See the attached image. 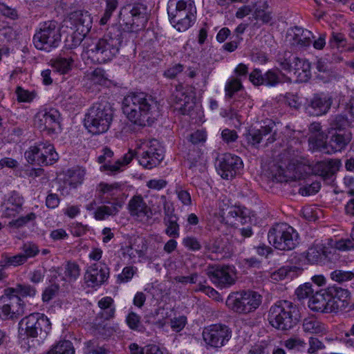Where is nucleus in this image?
Wrapping results in <instances>:
<instances>
[{"mask_svg":"<svg viewBox=\"0 0 354 354\" xmlns=\"http://www.w3.org/2000/svg\"><path fill=\"white\" fill-rule=\"evenodd\" d=\"M262 301L261 295L253 290L232 292L226 300L227 306L235 313L248 314L259 308Z\"/></svg>","mask_w":354,"mask_h":354,"instance_id":"9b49d317","label":"nucleus"},{"mask_svg":"<svg viewBox=\"0 0 354 354\" xmlns=\"http://www.w3.org/2000/svg\"><path fill=\"white\" fill-rule=\"evenodd\" d=\"M97 305L100 308V312L97 317L103 320H109L115 316V307L114 301L111 297H104L99 300Z\"/></svg>","mask_w":354,"mask_h":354,"instance_id":"f704fd0d","label":"nucleus"},{"mask_svg":"<svg viewBox=\"0 0 354 354\" xmlns=\"http://www.w3.org/2000/svg\"><path fill=\"white\" fill-rule=\"evenodd\" d=\"M297 307L291 301H279L270 307L268 320L274 328L288 330L297 324Z\"/></svg>","mask_w":354,"mask_h":354,"instance_id":"39448f33","label":"nucleus"},{"mask_svg":"<svg viewBox=\"0 0 354 354\" xmlns=\"http://www.w3.org/2000/svg\"><path fill=\"white\" fill-rule=\"evenodd\" d=\"M329 128L328 131L332 132H345L349 131L346 129L348 127L349 122L347 118L342 115H336L331 116L328 120Z\"/></svg>","mask_w":354,"mask_h":354,"instance_id":"a19ab883","label":"nucleus"},{"mask_svg":"<svg viewBox=\"0 0 354 354\" xmlns=\"http://www.w3.org/2000/svg\"><path fill=\"white\" fill-rule=\"evenodd\" d=\"M293 71L301 81H306L310 77V64L308 61L292 57Z\"/></svg>","mask_w":354,"mask_h":354,"instance_id":"4c0bfd02","label":"nucleus"},{"mask_svg":"<svg viewBox=\"0 0 354 354\" xmlns=\"http://www.w3.org/2000/svg\"><path fill=\"white\" fill-rule=\"evenodd\" d=\"M122 39L120 27L111 26L102 38L93 40L85 47L83 56L92 63H107L118 54Z\"/></svg>","mask_w":354,"mask_h":354,"instance_id":"f03ea898","label":"nucleus"},{"mask_svg":"<svg viewBox=\"0 0 354 354\" xmlns=\"http://www.w3.org/2000/svg\"><path fill=\"white\" fill-rule=\"evenodd\" d=\"M264 84L268 86H275L283 82V75L277 70H269L264 74Z\"/></svg>","mask_w":354,"mask_h":354,"instance_id":"3c124183","label":"nucleus"},{"mask_svg":"<svg viewBox=\"0 0 354 354\" xmlns=\"http://www.w3.org/2000/svg\"><path fill=\"white\" fill-rule=\"evenodd\" d=\"M113 112L106 102L95 103L85 116V126L93 134L108 131L113 120Z\"/></svg>","mask_w":354,"mask_h":354,"instance_id":"423d86ee","label":"nucleus"},{"mask_svg":"<svg viewBox=\"0 0 354 354\" xmlns=\"http://www.w3.org/2000/svg\"><path fill=\"white\" fill-rule=\"evenodd\" d=\"M138 269L134 266H127L123 268L121 273L116 277L118 283H126L131 281L133 277L137 274Z\"/></svg>","mask_w":354,"mask_h":354,"instance_id":"de8ad7c7","label":"nucleus"},{"mask_svg":"<svg viewBox=\"0 0 354 354\" xmlns=\"http://www.w3.org/2000/svg\"><path fill=\"white\" fill-rule=\"evenodd\" d=\"M302 328L305 333L323 335L327 332L324 324L314 317H309L303 320Z\"/></svg>","mask_w":354,"mask_h":354,"instance_id":"c9c22d12","label":"nucleus"},{"mask_svg":"<svg viewBox=\"0 0 354 354\" xmlns=\"http://www.w3.org/2000/svg\"><path fill=\"white\" fill-rule=\"evenodd\" d=\"M243 85L239 78L232 77L227 80L225 85V96L226 98H232L234 94L241 89Z\"/></svg>","mask_w":354,"mask_h":354,"instance_id":"49530a36","label":"nucleus"},{"mask_svg":"<svg viewBox=\"0 0 354 354\" xmlns=\"http://www.w3.org/2000/svg\"><path fill=\"white\" fill-rule=\"evenodd\" d=\"M171 100L176 104L182 106H186L189 103V97L185 93L183 86L178 85L176 87L171 95Z\"/></svg>","mask_w":354,"mask_h":354,"instance_id":"09e8293b","label":"nucleus"},{"mask_svg":"<svg viewBox=\"0 0 354 354\" xmlns=\"http://www.w3.org/2000/svg\"><path fill=\"white\" fill-rule=\"evenodd\" d=\"M80 275V268L75 262L68 261L64 266V279L68 282L75 281Z\"/></svg>","mask_w":354,"mask_h":354,"instance_id":"79ce46f5","label":"nucleus"},{"mask_svg":"<svg viewBox=\"0 0 354 354\" xmlns=\"http://www.w3.org/2000/svg\"><path fill=\"white\" fill-rule=\"evenodd\" d=\"M310 130L313 133H317L316 135L310 136L309 138V142L311 144L315 145V147L316 148V142L315 139H317V140L324 139V134L321 133L322 126L320 123L313 122L310 126Z\"/></svg>","mask_w":354,"mask_h":354,"instance_id":"e2e57ef3","label":"nucleus"},{"mask_svg":"<svg viewBox=\"0 0 354 354\" xmlns=\"http://www.w3.org/2000/svg\"><path fill=\"white\" fill-rule=\"evenodd\" d=\"M41 149H42L43 159H50L51 165L54 164L59 158L58 153L55 151L54 147L49 142H40Z\"/></svg>","mask_w":354,"mask_h":354,"instance_id":"864d4df0","label":"nucleus"},{"mask_svg":"<svg viewBox=\"0 0 354 354\" xmlns=\"http://www.w3.org/2000/svg\"><path fill=\"white\" fill-rule=\"evenodd\" d=\"M74 59L69 56L68 57H58L50 60V66L53 69L61 75L68 73L73 66Z\"/></svg>","mask_w":354,"mask_h":354,"instance_id":"58836bf2","label":"nucleus"},{"mask_svg":"<svg viewBox=\"0 0 354 354\" xmlns=\"http://www.w3.org/2000/svg\"><path fill=\"white\" fill-rule=\"evenodd\" d=\"M303 168L304 166L297 160L296 162L290 163L286 169L279 167L273 178L276 181L280 183L300 180L304 177Z\"/></svg>","mask_w":354,"mask_h":354,"instance_id":"bb28decb","label":"nucleus"},{"mask_svg":"<svg viewBox=\"0 0 354 354\" xmlns=\"http://www.w3.org/2000/svg\"><path fill=\"white\" fill-rule=\"evenodd\" d=\"M102 154L97 157V162L101 164L100 171H109L111 174H115L121 171V167L128 165L133 159L134 153L129 151L121 158L112 161L113 152L108 147L102 149Z\"/></svg>","mask_w":354,"mask_h":354,"instance_id":"2eb2a0df","label":"nucleus"},{"mask_svg":"<svg viewBox=\"0 0 354 354\" xmlns=\"http://www.w3.org/2000/svg\"><path fill=\"white\" fill-rule=\"evenodd\" d=\"M202 335L204 342L208 346L221 348L230 339L232 330L225 324H215L205 327Z\"/></svg>","mask_w":354,"mask_h":354,"instance_id":"ddd939ff","label":"nucleus"},{"mask_svg":"<svg viewBox=\"0 0 354 354\" xmlns=\"http://www.w3.org/2000/svg\"><path fill=\"white\" fill-rule=\"evenodd\" d=\"M242 166V161L238 156L231 153H226L218 160V171L224 179H230L234 177Z\"/></svg>","mask_w":354,"mask_h":354,"instance_id":"aec40b11","label":"nucleus"},{"mask_svg":"<svg viewBox=\"0 0 354 354\" xmlns=\"http://www.w3.org/2000/svg\"><path fill=\"white\" fill-rule=\"evenodd\" d=\"M126 323L130 329L136 331H141L143 326L141 322V317L134 312H130L126 317Z\"/></svg>","mask_w":354,"mask_h":354,"instance_id":"5fc2aeb1","label":"nucleus"},{"mask_svg":"<svg viewBox=\"0 0 354 354\" xmlns=\"http://www.w3.org/2000/svg\"><path fill=\"white\" fill-rule=\"evenodd\" d=\"M61 28L56 21H48L40 24L33 37V44L38 50L50 52L61 42Z\"/></svg>","mask_w":354,"mask_h":354,"instance_id":"0eeeda50","label":"nucleus"},{"mask_svg":"<svg viewBox=\"0 0 354 354\" xmlns=\"http://www.w3.org/2000/svg\"><path fill=\"white\" fill-rule=\"evenodd\" d=\"M261 127L259 129H252L248 131L245 134V138L248 143L254 147H258L259 145L264 139L266 140V144L272 143L275 140L274 134L272 129L274 124L273 123Z\"/></svg>","mask_w":354,"mask_h":354,"instance_id":"b1692460","label":"nucleus"},{"mask_svg":"<svg viewBox=\"0 0 354 354\" xmlns=\"http://www.w3.org/2000/svg\"><path fill=\"white\" fill-rule=\"evenodd\" d=\"M122 184L118 183L112 184L100 183L98 187L102 203H110L114 201H120L119 196L122 193Z\"/></svg>","mask_w":354,"mask_h":354,"instance_id":"c85d7f7f","label":"nucleus"},{"mask_svg":"<svg viewBox=\"0 0 354 354\" xmlns=\"http://www.w3.org/2000/svg\"><path fill=\"white\" fill-rule=\"evenodd\" d=\"M283 344L287 349L293 351H303L306 348L304 339L296 336L285 340Z\"/></svg>","mask_w":354,"mask_h":354,"instance_id":"8fccbe9b","label":"nucleus"},{"mask_svg":"<svg viewBox=\"0 0 354 354\" xmlns=\"http://www.w3.org/2000/svg\"><path fill=\"white\" fill-rule=\"evenodd\" d=\"M136 145V153L138 162L144 168L151 169L160 165L163 160V149L157 140H140Z\"/></svg>","mask_w":354,"mask_h":354,"instance_id":"9d476101","label":"nucleus"},{"mask_svg":"<svg viewBox=\"0 0 354 354\" xmlns=\"http://www.w3.org/2000/svg\"><path fill=\"white\" fill-rule=\"evenodd\" d=\"M148 21L147 8L141 3H130L121 8L118 16V26L122 35L137 32L144 29Z\"/></svg>","mask_w":354,"mask_h":354,"instance_id":"7ed1b4c3","label":"nucleus"},{"mask_svg":"<svg viewBox=\"0 0 354 354\" xmlns=\"http://www.w3.org/2000/svg\"><path fill=\"white\" fill-rule=\"evenodd\" d=\"M299 235L296 230L285 223L274 225L268 233L269 243L276 249L284 251L296 248Z\"/></svg>","mask_w":354,"mask_h":354,"instance_id":"1a4fd4ad","label":"nucleus"},{"mask_svg":"<svg viewBox=\"0 0 354 354\" xmlns=\"http://www.w3.org/2000/svg\"><path fill=\"white\" fill-rule=\"evenodd\" d=\"M123 206L122 201H114L110 203H104L103 205L97 207L94 212V217L97 221H103L109 216L118 214Z\"/></svg>","mask_w":354,"mask_h":354,"instance_id":"7c9ffc66","label":"nucleus"},{"mask_svg":"<svg viewBox=\"0 0 354 354\" xmlns=\"http://www.w3.org/2000/svg\"><path fill=\"white\" fill-rule=\"evenodd\" d=\"M85 175L84 168L75 166L64 172L63 181L65 185L71 188H76L83 183Z\"/></svg>","mask_w":354,"mask_h":354,"instance_id":"c756f323","label":"nucleus"},{"mask_svg":"<svg viewBox=\"0 0 354 354\" xmlns=\"http://www.w3.org/2000/svg\"><path fill=\"white\" fill-rule=\"evenodd\" d=\"M131 354H163L158 346L156 345H147L143 348H140L136 344H131L129 346Z\"/></svg>","mask_w":354,"mask_h":354,"instance_id":"603ef678","label":"nucleus"},{"mask_svg":"<svg viewBox=\"0 0 354 354\" xmlns=\"http://www.w3.org/2000/svg\"><path fill=\"white\" fill-rule=\"evenodd\" d=\"M339 165L340 161L337 160L322 161L317 162L313 167L312 171L315 175L320 176L324 178H328L335 174Z\"/></svg>","mask_w":354,"mask_h":354,"instance_id":"2f4dec72","label":"nucleus"},{"mask_svg":"<svg viewBox=\"0 0 354 354\" xmlns=\"http://www.w3.org/2000/svg\"><path fill=\"white\" fill-rule=\"evenodd\" d=\"M59 113L56 109L41 110L35 117V125L41 131L55 133L59 129Z\"/></svg>","mask_w":354,"mask_h":354,"instance_id":"f3484780","label":"nucleus"},{"mask_svg":"<svg viewBox=\"0 0 354 354\" xmlns=\"http://www.w3.org/2000/svg\"><path fill=\"white\" fill-rule=\"evenodd\" d=\"M24 304L19 297L12 296L4 291L0 297V319H14L24 314Z\"/></svg>","mask_w":354,"mask_h":354,"instance_id":"dca6fc26","label":"nucleus"},{"mask_svg":"<svg viewBox=\"0 0 354 354\" xmlns=\"http://www.w3.org/2000/svg\"><path fill=\"white\" fill-rule=\"evenodd\" d=\"M59 286L55 284H52L45 288L42 293V301L44 302H49L51 299L55 298L58 293Z\"/></svg>","mask_w":354,"mask_h":354,"instance_id":"69168bd1","label":"nucleus"},{"mask_svg":"<svg viewBox=\"0 0 354 354\" xmlns=\"http://www.w3.org/2000/svg\"><path fill=\"white\" fill-rule=\"evenodd\" d=\"M327 290H321L313 295L308 301V307L315 312L332 313Z\"/></svg>","mask_w":354,"mask_h":354,"instance_id":"cd10ccee","label":"nucleus"},{"mask_svg":"<svg viewBox=\"0 0 354 354\" xmlns=\"http://www.w3.org/2000/svg\"><path fill=\"white\" fill-rule=\"evenodd\" d=\"M167 13L173 26L179 32L189 28L196 19L194 0H169Z\"/></svg>","mask_w":354,"mask_h":354,"instance_id":"20e7f679","label":"nucleus"},{"mask_svg":"<svg viewBox=\"0 0 354 354\" xmlns=\"http://www.w3.org/2000/svg\"><path fill=\"white\" fill-rule=\"evenodd\" d=\"M332 313L345 310L351 301V293L347 289L336 286L326 288Z\"/></svg>","mask_w":354,"mask_h":354,"instance_id":"a211bd4d","label":"nucleus"},{"mask_svg":"<svg viewBox=\"0 0 354 354\" xmlns=\"http://www.w3.org/2000/svg\"><path fill=\"white\" fill-rule=\"evenodd\" d=\"M252 17L255 20H260L263 24H268L272 20V12L266 11L269 8L268 0H257L253 3Z\"/></svg>","mask_w":354,"mask_h":354,"instance_id":"473e14b6","label":"nucleus"},{"mask_svg":"<svg viewBox=\"0 0 354 354\" xmlns=\"http://www.w3.org/2000/svg\"><path fill=\"white\" fill-rule=\"evenodd\" d=\"M86 37V35H82L80 33H77L76 30L66 40V47L69 49H73L80 46L82 43L83 39Z\"/></svg>","mask_w":354,"mask_h":354,"instance_id":"13d9d810","label":"nucleus"},{"mask_svg":"<svg viewBox=\"0 0 354 354\" xmlns=\"http://www.w3.org/2000/svg\"><path fill=\"white\" fill-rule=\"evenodd\" d=\"M130 214L136 220L146 221L151 216V211L140 195L133 196L129 202Z\"/></svg>","mask_w":354,"mask_h":354,"instance_id":"a878e982","label":"nucleus"},{"mask_svg":"<svg viewBox=\"0 0 354 354\" xmlns=\"http://www.w3.org/2000/svg\"><path fill=\"white\" fill-rule=\"evenodd\" d=\"M46 354H75L73 344L68 340L59 342Z\"/></svg>","mask_w":354,"mask_h":354,"instance_id":"a18cd8bd","label":"nucleus"},{"mask_svg":"<svg viewBox=\"0 0 354 354\" xmlns=\"http://www.w3.org/2000/svg\"><path fill=\"white\" fill-rule=\"evenodd\" d=\"M21 250L22 251L21 254L26 257V261H27L30 258L35 257L39 252L38 246L31 242L24 243L21 248Z\"/></svg>","mask_w":354,"mask_h":354,"instance_id":"4d7b16f0","label":"nucleus"},{"mask_svg":"<svg viewBox=\"0 0 354 354\" xmlns=\"http://www.w3.org/2000/svg\"><path fill=\"white\" fill-rule=\"evenodd\" d=\"M24 203L23 196L17 192H11L1 205V216L11 218L16 216L22 210Z\"/></svg>","mask_w":354,"mask_h":354,"instance_id":"5701e85b","label":"nucleus"},{"mask_svg":"<svg viewBox=\"0 0 354 354\" xmlns=\"http://www.w3.org/2000/svg\"><path fill=\"white\" fill-rule=\"evenodd\" d=\"M292 277L291 268L288 266H283L277 271L274 272L272 274V278L274 280L279 281L283 280L286 278Z\"/></svg>","mask_w":354,"mask_h":354,"instance_id":"0e129e2a","label":"nucleus"},{"mask_svg":"<svg viewBox=\"0 0 354 354\" xmlns=\"http://www.w3.org/2000/svg\"><path fill=\"white\" fill-rule=\"evenodd\" d=\"M205 250L208 252L216 254L222 253L224 250V243L221 239H217L212 242L208 243L205 245Z\"/></svg>","mask_w":354,"mask_h":354,"instance_id":"338daca9","label":"nucleus"},{"mask_svg":"<svg viewBox=\"0 0 354 354\" xmlns=\"http://www.w3.org/2000/svg\"><path fill=\"white\" fill-rule=\"evenodd\" d=\"M184 66L181 64H176L167 68L164 72V76L169 79H174L178 74L183 72Z\"/></svg>","mask_w":354,"mask_h":354,"instance_id":"774afa93","label":"nucleus"},{"mask_svg":"<svg viewBox=\"0 0 354 354\" xmlns=\"http://www.w3.org/2000/svg\"><path fill=\"white\" fill-rule=\"evenodd\" d=\"M36 288L30 284H17L14 288H8L6 289V292L12 296L26 297H34L36 294Z\"/></svg>","mask_w":354,"mask_h":354,"instance_id":"ea45409f","label":"nucleus"},{"mask_svg":"<svg viewBox=\"0 0 354 354\" xmlns=\"http://www.w3.org/2000/svg\"><path fill=\"white\" fill-rule=\"evenodd\" d=\"M332 103V97L328 94L316 93L308 100L306 110L311 115H323L328 112Z\"/></svg>","mask_w":354,"mask_h":354,"instance_id":"412c9836","label":"nucleus"},{"mask_svg":"<svg viewBox=\"0 0 354 354\" xmlns=\"http://www.w3.org/2000/svg\"><path fill=\"white\" fill-rule=\"evenodd\" d=\"M206 274L212 283L219 288H229L236 282V274L233 266L209 265Z\"/></svg>","mask_w":354,"mask_h":354,"instance_id":"f8f14e48","label":"nucleus"},{"mask_svg":"<svg viewBox=\"0 0 354 354\" xmlns=\"http://www.w3.org/2000/svg\"><path fill=\"white\" fill-rule=\"evenodd\" d=\"M159 203L162 205L165 218L164 222L166 225L165 233L169 236L178 238L180 236V226L178 223V217L174 213V208L167 201L165 196L162 195L159 198Z\"/></svg>","mask_w":354,"mask_h":354,"instance_id":"6ab92c4d","label":"nucleus"},{"mask_svg":"<svg viewBox=\"0 0 354 354\" xmlns=\"http://www.w3.org/2000/svg\"><path fill=\"white\" fill-rule=\"evenodd\" d=\"M26 262V257H24L21 253L14 256H9L7 254H3L1 259L0 260V267H17L24 264Z\"/></svg>","mask_w":354,"mask_h":354,"instance_id":"37998d69","label":"nucleus"},{"mask_svg":"<svg viewBox=\"0 0 354 354\" xmlns=\"http://www.w3.org/2000/svg\"><path fill=\"white\" fill-rule=\"evenodd\" d=\"M71 28L82 35H86L92 27V19L87 11L76 10L69 14Z\"/></svg>","mask_w":354,"mask_h":354,"instance_id":"393cba45","label":"nucleus"},{"mask_svg":"<svg viewBox=\"0 0 354 354\" xmlns=\"http://www.w3.org/2000/svg\"><path fill=\"white\" fill-rule=\"evenodd\" d=\"M89 79L95 84L105 85L108 82V77L104 69L97 68L89 75Z\"/></svg>","mask_w":354,"mask_h":354,"instance_id":"6e6d98bb","label":"nucleus"},{"mask_svg":"<svg viewBox=\"0 0 354 354\" xmlns=\"http://www.w3.org/2000/svg\"><path fill=\"white\" fill-rule=\"evenodd\" d=\"M42 149H41L40 142L37 143L34 146H31L28 150L25 152V157L27 161L32 165H51V161L50 159H43L42 156L44 154L41 153Z\"/></svg>","mask_w":354,"mask_h":354,"instance_id":"72a5a7b5","label":"nucleus"},{"mask_svg":"<svg viewBox=\"0 0 354 354\" xmlns=\"http://www.w3.org/2000/svg\"><path fill=\"white\" fill-rule=\"evenodd\" d=\"M109 276V269L104 264L101 267L97 263L89 266L84 274V281L88 287L96 288L100 286L107 280Z\"/></svg>","mask_w":354,"mask_h":354,"instance_id":"4be33fe9","label":"nucleus"},{"mask_svg":"<svg viewBox=\"0 0 354 354\" xmlns=\"http://www.w3.org/2000/svg\"><path fill=\"white\" fill-rule=\"evenodd\" d=\"M16 94L18 101L21 102H30L35 97L34 92H30L20 86L17 88Z\"/></svg>","mask_w":354,"mask_h":354,"instance_id":"052dcab7","label":"nucleus"},{"mask_svg":"<svg viewBox=\"0 0 354 354\" xmlns=\"http://www.w3.org/2000/svg\"><path fill=\"white\" fill-rule=\"evenodd\" d=\"M313 38L314 37L311 31L300 27H295L292 44L300 48L308 47L313 43Z\"/></svg>","mask_w":354,"mask_h":354,"instance_id":"e433bc0d","label":"nucleus"},{"mask_svg":"<svg viewBox=\"0 0 354 354\" xmlns=\"http://www.w3.org/2000/svg\"><path fill=\"white\" fill-rule=\"evenodd\" d=\"M122 104L124 113L138 127L152 125L158 116L157 102L147 93H130L124 97Z\"/></svg>","mask_w":354,"mask_h":354,"instance_id":"f257e3e1","label":"nucleus"},{"mask_svg":"<svg viewBox=\"0 0 354 354\" xmlns=\"http://www.w3.org/2000/svg\"><path fill=\"white\" fill-rule=\"evenodd\" d=\"M50 330V322L43 313H31L19 322V333L27 337L45 339Z\"/></svg>","mask_w":354,"mask_h":354,"instance_id":"6e6552de","label":"nucleus"},{"mask_svg":"<svg viewBox=\"0 0 354 354\" xmlns=\"http://www.w3.org/2000/svg\"><path fill=\"white\" fill-rule=\"evenodd\" d=\"M330 276L333 281L339 283L351 281L352 287L354 288V271L335 270L330 274Z\"/></svg>","mask_w":354,"mask_h":354,"instance_id":"c03bdc74","label":"nucleus"},{"mask_svg":"<svg viewBox=\"0 0 354 354\" xmlns=\"http://www.w3.org/2000/svg\"><path fill=\"white\" fill-rule=\"evenodd\" d=\"M330 135L328 142L324 140H315L316 149L325 153H334L344 149L352 139V133L351 131L345 132H332L328 131Z\"/></svg>","mask_w":354,"mask_h":354,"instance_id":"4468645a","label":"nucleus"},{"mask_svg":"<svg viewBox=\"0 0 354 354\" xmlns=\"http://www.w3.org/2000/svg\"><path fill=\"white\" fill-rule=\"evenodd\" d=\"M183 245L189 250L198 251L201 249V244L196 237L189 236L183 239Z\"/></svg>","mask_w":354,"mask_h":354,"instance_id":"bf43d9fd","label":"nucleus"},{"mask_svg":"<svg viewBox=\"0 0 354 354\" xmlns=\"http://www.w3.org/2000/svg\"><path fill=\"white\" fill-rule=\"evenodd\" d=\"M36 215L33 212H30L26 216H20L17 219L13 220L10 222V225L15 227H21L27 224L28 222L34 221Z\"/></svg>","mask_w":354,"mask_h":354,"instance_id":"680f3d73","label":"nucleus"}]
</instances>
